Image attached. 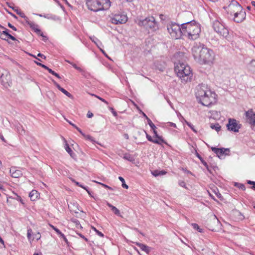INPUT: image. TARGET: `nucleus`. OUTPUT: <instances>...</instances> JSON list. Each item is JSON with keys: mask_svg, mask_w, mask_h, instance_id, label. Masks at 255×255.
Segmentation results:
<instances>
[{"mask_svg": "<svg viewBox=\"0 0 255 255\" xmlns=\"http://www.w3.org/2000/svg\"><path fill=\"white\" fill-rule=\"evenodd\" d=\"M0 38L1 39L4 40H6L8 38V36H7L5 35H3L2 34H1V33H0Z\"/></svg>", "mask_w": 255, "mask_h": 255, "instance_id": "nucleus-54", "label": "nucleus"}, {"mask_svg": "<svg viewBox=\"0 0 255 255\" xmlns=\"http://www.w3.org/2000/svg\"><path fill=\"white\" fill-rule=\"evenodd\" d=\"M60 91L61 92H62L64 94H65V95H66L69 98H72L73 96L70 93H69L68 91H67L66 90H65L64 88H61L60 89Z\"/></svg>", "mask_w": 255, "mask_h": 255, "instance_id": "nucleus-39", "label": "nucleus"}, {"mask_svg": "<svg viewBox=\"0 0 255 255\" xmlns=\"http://www.w3.org/2000/svg\"><path fill=\"white\" fill-rule=\"evenodd\" d=\"M185 123H186V125L188 127H189L194 132H195V133L197 132V131L195 129L194 126L191 123H190L186 121H185Z\"/></svg>", "mask_w": 255, "mask_h": 255, "instance_id": "nucleus-42", "label": "nucleus"}, {"mask_svg": "<svg viewBox=\"0 0 255 255\" xmlns=\"http://www.w3.org/2000/svg\"><path fill=\"white\" fill-rule=\"evenodd\" d=\"M90 38L93 42H94L97 46H98L96 41L99 40L96 37H93V38L91 37Z\"/></svg>", "mask_w": 255, "mask_h": 255, "instance_id": "nucleus-58", "label": "nucleus"}, {"mask_svg": "<svg viewBox=\"0 0 255 255\" xmlns=\"http://www.w3.org/2000/svg\"><path fill=\"white\" fill-rule=\"evenodd\" d=\"M32 233V231L31 229H29L27 230V236L28 240L30 239V237L31 236V234Z\"/></svg>", "mask_w": 255, "mask_h": 255, "instance_id": "nucleus-49", "label": "nucleus"}, {"mask_svg": "<svg viewBox=\"0 0 255 255\" xmlns=\"http://www.w3.org/2000/svg\"><path fill=\"white\" fill-rule=\"evenodd\" d=\"M192 54L195 59L203 64L212 62L214 58V53L212 49L205 47L200 42H195L192 48Z\"/></svg>", "mask_w": 255, "mask_h": 255, "instance_id": "nucleus-1", "label": "nucleus"}, {"mask_svg": "<svg viewBox=\"0 0 255 255\" xmlns=\"http://www.w3.org/2000/svg\"><path fill=\"white\" fill-rule=\"evenodd\" d=\"M40 238H41V235L39 233H37V234L34 235V238L36 239V240H39L40 239Z\"/></svg>", "mask_w": 255, "mask_h": 255, "instance_id": "nucleus-57", "label": "nucleus"}, {"mask_svg": "<svg viewBox=\"0 0 255 255\" xmlns=\"http://www.w3.org/2000/svg\"><path fill=\"white\" fill-rule=\"evenodd\" d=\"M119 179L122 182V187L124 188H126V189H128V185H127L126 183H125V179H124V178H123L121 176H119Z\"/></svg>", "mask_w": 255, "mask_h": 255, "instance_id": "nucleus-36", "label": "nucleus"}, {"mask_svg": "<svg viewBox=\"0 0 255 255\" xmlns=\"http://www.w3.org/2000/svg\"><path fill=\"white\" fill-rule=\"evenodd\" d=\"M83 136L87 139H88L89 140H90L91 141H92L93 143L95 142V141L94 140V138L93 137H92L91 136H90V135H87V134H83Z\"/></svg>", "mask_w": 255, "mask_h": 255, "instance_id": "nucleus-41", "label": "nucleus"}, {"mask_svg": "<svg viewBox=\"0 0 255 255\" xmlns=\"http://www.w3.org/2000/svg\"><path fill=\"white\" fill-rule=\"evenodd\" d=\"M0 27L3 29V30L2 31V32L0 33L1 34H2L3 35H5L8 36V38L11 39L12 40L15 41L16 40V38L13 36H12V35L8 33V31H9L8 29L4 27L0 24Z\"/></svg>", "mask_w": 255, "mask_h": 255, "instance_id": "nucleus-19", "label": "nucleus"}, {"mask_svg": "<svg viewBox=\"0 0 255 255\" xmlns=\"http://www.w3.org/2000/svg\"><path fill=\"white\" fill-rule=\"evenodd\" d=\"M179 185L181 186V187H184V188H186V183L184 181H180L179 182Z\"/></svg>", "mask_w": 255, "mask_h": 255, "instance_id": "nucleus-55", "label": "nucleus"}, {"mask_svg": "<svg viewBox=\"0 0 255 255\" xmlns=\"http://www.w3.org/2000/svg\"><path fill=\"white\" fill-rule=\"evenodd\" d=\"M87 116L88 118H91L93 116V114L92 113L89 112L87 114Z\"/></svg>", "mask_w": 255, "mask_h": 255, "instance_id": "nucleus-63", "label": "nucleus"}, {"mask_svg": "<svg viewBox=\"0 0 255 255\" xmlns=\"http://www.w3.org/2000/svg\"><path fill=\"white\" fill-rule=\"evenodd\" d=\"M166 126L173 127L174 128H176V125L175 124L172 122H168L166 123Z\"/></svg>", "mask_w": 255, "mask_h": 255, "instance_id": "nucleus-48", "label": "nucleus"}, {"mask_svg": "<svg viewBox=\"0 0 255 255\" xmlns=\"http://www.w3.org/2000/svg\"><path fill=\"white\" fill-rule=\"evenodd\" d=\"M92 96H95L96 97H97V98H98L99 100H100L101 101H102L103 102L106 103V104H108V103L107 101H106L105 99H104L103 98H102L98 96H96V95H95L94 94H92Z\"/></svg>", "mask_w": 255, "mask_h": 255, "instance_id": "nucleus-52", "label": "nucleus"}, {"mask_svg": "<svg viewBox=\"0 0 255 255\" xmlns=\"http://www.w3.org/2000/svg\"><path fill=\"white\" fill-rule=\"evenodd\" d=\"M175 66H178V69H181V70H184V69H186V66H189L188 65L185 64L184 63H180V62L176 63Z\"/></svg>", "mask_w": 255, "mask_h": 255, "instance_id": "nucleus-33", "label": "nucleus"}, {"mask_svg": "<svg viewBox=\"0 0 255 255\" xmlns=\"http://www.w3.org/2000/svg\"><path fill=\"white\" fill-rule=\"evenodd\" d=\"M196 155L200 160L201 163L205 166V167H207V163L197 151L196 152Z\"/></svg>", "mask_w": 255, "mask_h": 255, "instance_id": "nucleus-32", "label": "nucleus"}, {"mask_svg": "<svg viewBox=\"0 0 255 255\" xmlns=\"http://www.w3.org/2000/svg\"><path fill=\"white\" fill-rule=\"evenodd\" d=\"M92 229L97 233V235H98L101 237H104V234L98 231L95 227H92Z\"/></svg>", "mask_w": 255, "mask_h": 255, "instance_id": "nucleus-43", "label": "nucleus"}, {"mask_svg": "<svg viewBox=\"0 0 255 255\" xmlns=\"http://www.w3.org/2000/svg\"><path fill=\"white\" fill-rule=\"evenodd\" d=\"M247 183L249 184L253 185V186L252 187V189L255 190V181L248 180L247 181Z\"/></svg>", "mask_w": 255, "mask_h": 255, "instance_id": "nucleus-46", "label": "nucleus"}, {"mask_svg": "<svg viewBox=\"0 0 255 255\" xmlns=\"http://www.w3.org/2000/svg\"><path fill=\"white\" fill-rule=\"evenodd\" d=\"M183 36L188 39H197L201 33L200 25L195 20H191L182 24Z\"/></svg>", "mask_w": 255, "mask_h": 255, "instance_id": "nucleus-2", "label": "nucleus"}, {"mask_svg": "<svg viewBox=\"0 0 255 255\" xmlns=\"http://www.w3.org/2000/svg\"><path fill=\"white\" fill-rule=\"evenodd\" d=\"M166 172L163 170L158 171V170H154L153 171H152V175L155 177L159 176V175H164L166 174Z\"/></svg>", "mask_w": 255, "mask_h": 255, "instance_id": "nucleus-26", "label": "nucleus"}, {"mask_svg": "<svg viewBox=\"0 0 255 255\" xmlns=\"http://www.w3.org/2000/svg\"><path fill=\"white\" fill-rule=\"evenodd\" d=\"M38 15L40 17H43L45 18H47L49 19H53V20H56L57 19V16L54 15H52L51 14H47L45 15H42L41 14H39Z\"/></svg>", "mask_w": 255, "mask_h": 255, "instance_id": "nucleus-24", "label": "nucleus"}, {"mask_svg": "<svg viewBox=\"0 0 255 255\" xmlns=\"http://www.w3.org/2000/svg\"><path fill=\"white\" fill-rule=\"evenodd\" d=\"M52 82L54 84V85L56 86V87L60 91V89L61 88H62V87H61V86L59 85V84H58L54 80H52Z\"/></svg>", "mask_w": 255, "mask_h": 255, "instance_id": "nucleus-51", "label": "nucleus"}, {"mask_svg": "<svg viewBox=\"0 0 255 255\" xmlns=\"http://www.w3.org/2000/svg\"><path fill=\"white\" fill-rule=\"evenodd\" d=\"M207 90H211L209 89L207 86L204 84L199 85L197 88V91L196 92V96L197 99H199V101L201 100V98H203L206 93H207Z\"/></svg>", "mask_w": 255, "mask_h": 255, "instance_id": "nucleus-12", "label": "nucleus"}, {"mask_svg": "<svg viewBox=\"0 0 255 255\" xmlns=\"http://www.w3.org/2000/svg\"><path fill=\"white\" fill-rule=\"evenodd\" d=\"M143 132L145 133L146 137L148 141L152 142L154 143L160 144V141H159V140L153 139V138L150 135L148 134L145 130H143Z\"/></svg>", "mask_w": 255, "mask_h": 255, "instance_id": "nucleus-23", "label": "nucleus"}, {"mask_svg": "<svg viewBox=\"0 0 255 255\" xmlns=\"http://www.w3.org/2000/svg\"><path fill=\"white\" fill-rule=\"evenodd\" d=\"M35 62V63L37 65L41 66V67L44 68L45 69L47 70L48 69V68L47 66H46V65H45L44 64H42L39 63V62H36V61Z\"/></svg>", "mask_w": 255, "mask_h": 255, "instance_id": "nucleus-50", "label": "nucleus"}, {"mask_svg": "<svg viewBox=\"0 0 255 255\" xmlns=\"http://www.w3.org/2000/svg\"><path fill=\"white\" fill-rule=\"evenodd\" d=\"M245 115L246 122L251 125L252 129L255 130V112L250 109L245 112Z\"/></svg>", "mask_w": 255, "mask_h": 255, "instance_id": "nucleus-10", "label": "nucleus"}, {"mask_svg": "<svg viewBox=\"0 0 255 255\" xmlns=\"http://www.w3.org/2000/svg\"><path fill=\"white\" fill-rule=\"evenodd\" d=\"M191 226L193 227V228L197 230L200 233H203V229L200 228V227L198 226L197 224L196 223H192Z\"/></svg>", "mask_w": 255, "mask_h": 255, "instance_id": "nucleus-29", "label": "nucleus"}, {"mask_svg": "<svg viewBox=\"0 0 255 255\" xmlns=\"http://www.w3.org/2000/svg\"><path fill=\"white\" fill-rule=\"evenodd\" d=\"M72 66L75 69L79 71L81 70V69L79 67H78L75 64H73Z\"/></svg>", "mask_w": 255, "mask_h": 255, "instance_id": "nucleus-62", "label": "nucleus"}, {"mask_svg": "<svg viewBox=\"0 0 255 255\" xmlns=\"http://www.w3.org/2000/svg\"><path fill=\"white\" fill-rule=\"evenodd\" d=\"M1 84L5 87L9 85V81L10 79V75L7 71H5L4 73L1 74L0 76Z\"/></svg>", "mask_w": 255, "mask_h": 255, "instance_id": "nucleus-16", "label": "nucleus"}, {"mask_svg": "<svg viewBox=\"0 0 255 255\" xmlns=\"http://www.w3.org/2000/svg\"><path fill=\"white\" fill-rule=\"evenodd\" d=\"M135 244L139 247L142 251L145 252L147 254H149L151 250V248L146 246V245L138 242H135Z\"/></svg>", "mask_w": 255, "mask_h": 255, "instance_id": "nucleus-18", "label": "nucleus"}, {"mask_svg": "<svg viewBox=\"0 0 255 255\" xmlns=\"http://www.w3.org/2000/svg\"><path fill=\"white\" fill-rule=\"evenodd\" d=\"M212 150L215 153L218 157L221 158L222 156L224 155H229L230 152L229 148H217L215 147H211Z\"/></svg>", "mask_w": 255, "mask_h": 255, "instance_id": "nucleus-14", "label": "nucleus"}, {"mask_svg": "<svg viewBox=\"0 0 255 255\" xmlns=\"http://www.w3.org/2000/svg\"><path fill=\"white\" fill-rule=\"evenodd\" d=\"M146 120L147 121L148 124L149 125V126H150L152 129H154L156 128L154 124L147 117H146Z\"/></svg>", "mask_w": 255, "mask_h": 255, "instance_id": "nucleus-37", "label": "nucleus"}, {"mask_svg": "<svg viewBox=\"0 0 255 255\" xmlns=\"http://www.w3.org/2000/svg\"><path fill=\"white\" fill-rule=\"evenodd\" d=\"M153 133H154V137H155L156 138H157L156 139L159 140V141H160V145H161V144L162 143H164L165 144L167 143L163 139L162 137L161 136H160L158 135V134L157 133V131L155 130V129H153Z\"/></svg>", "mask_w": 255, "mask_h": 255, "instance_id": "nucleus-20", "label": "nucleus"}, {"mask_svg": "<svg viewBox=\"0 0 255 255\" xmlns=\"http://www.w3.org/2000/svg\"><path fill=\"white\" fill-rule=\"evenodd\" d=\"M88 9L94 12L108 9L111 6L110 0H87Z\"/></svg>", "mask_w": 255, "mask_h": 255, "instance_id": "nucleus-3", "label": "nucleus"}, {"mask_svg": "<svg viewBox=\"0 0 255 255\" xmlns=\"http://www.w3.org/2000/svg\"><path fill=\"white\" fill-rule=\"evenodd\" d=\"M34 31L40 36H43V33L38 28H36L35 30H34Z\"/></svg>", "mask_w": 255, "mask_h": 255, "instance_id": "nucleus-53", "label": "nucleus"}, {"mask_svg": "<svg viewBox=\"0 0 255 255\" xmlns=\"http://www.w3.org/2000/svg\"><path fill=\"white\" fill-rule=\"evenodd\" d=\"M72 182L75 183L76 184V185H78V186L81 187L82 188L86 190L89 194H90L89 191L88 190V188L87 187L84 186L81 184H80L79 182H77L76 181H75L74 179L72 180Z\"/></svg>", "mask_w": 255, "mask_h": 255, "instance_id": "nucleus-34", "label": "nucleus"}, {"mask_svg": "<svg viewBox=\"0 0 255 255\" xmlns=\"http://www.w3.org/2000/svg\"><path fill=\"white\" fill-rule=\"evenodd\" d=\"M107 205L109 207L111 208L115 214L117 216H120V211L118 209L108 202H107Z\"/></svg>", "mask_w": 255, "mask_h": 255, "instance_id": "nucleus-22", "label": "nucleus"}, {"mask_svg": "<svg viewBox=\"0 0 255 255\" xmlns=\"http://www.w3.org/2000/svg\"><path fill=\"white\" fill-rule=\"evenodd\" d=\"M7 25L9 28H11L13 30H14V31L17 30L15 26H14L13 25H12L10 23L8 22Z\"/></svg>", "mask_w": 255, "mask_h": 255, "instance_id": "nucleus-56", "label": "nucleus"}, {"mask_svg": "<svg viewBox=\"0 0 255 255\" xmlns=\"http://www.w3.org/2000/svg\"><path fill=\"white\" fill-rule=\"evenodd\" d=\"M72 222L75 224L77 228H82V226L80 224V222L76 219H72Z\"/></svg>", "mask_w": 255, "mask_h": 255, "instance_id": "nucleus-40", "label": "nucleus"}, {"mask_svg": "<svg viewBox=\"0 0 255 255\" xmlns=\"http://www.w3.org/2000/svg\"><path fill=\"white\" fill-rule=\"evenodd\" d=\"M50 226L52 229H53L58 235H59L61 234V232L57 228H56L55 226H54L52 225H50Z\"/></svg>", "mask_w": 255, "mask_h": 255, "instance_id": "nucleus-45", "label": "nucleus"}, {"mask_svg": "<svg viewBox=\"0 0 255 255\" xmlns=\"http://www.w3.org/2000/svg\"><path fill=\"white\" fill-rule=\"evenodd\" d=\"M251 64L253 66L255 67V60H252L251 62Z\"/></svg>", "mask_w": 255, "mask_h": 255, "instance_id": "nucleus-64", "label": "nucleus"}, {"mask_svg": "<svg viewBox=\"0 0 255 255\" xmlns=\"http://www.w3.org/2000/svg\"><path fill=\"white\" fill-rule=\"evenodd\" d=\"M78 235L82 239H84L86 241H88V239L82 234L79 233L78 234Z\"/></svg>", "mask_w": 255, "mask_h": 255, "instance_id": "nucleus-60", "label": "nucleus"}, {"mask_svg": "<svg viewBox=\"0 0 255 255\" xmlns=\"http://www.w3.org/2000/svg\"><path fill=\"white\" fill-rule=\"evenodd\" d=\"M97 183L100 184H101L102 186H103L105 188L108 189H109L110 190H113V188H112L111 187L107 185L104 184L100 183V182H97Z\"/></svg>", "mask_w": 255, "mask_h": 255, "instance_id": "nucleus-47", "label": "nucleus"}, {"mask_svg": "<svg viewBox=\"0 0 255 255\" xmlns=\"http://www.w3.org/2000/svg\"><path fill=\"white\" fill-rule=\"evenodd\" d=\"M128 20L127 15L123 14H115L111 18V22L115 24H123L126 23Z\"/></svg>", "mask_w": 255, "mask_h": 255, "instance_id": "nucleus-13", "label": "nucleus"}, {"mask_svg": "<svg viewBox=\"0 0 255 255\" xmlns=\"http://www.w3.org/2000/svg\"><path fill=\"white\" fill-rule=\"evenodd\" d=\"M241 125L238 123L237 121L234 119H229L227 127L229 131L235 132H239V129L241 128Z\"/></svg>", "mask_w": 255, "mask_h": 255, "instance_id": "nucleus-11", "label": "nucleus"}, {"mask_svg": "<svg viewBox=\"0 0 255 255\" xmlns=\"http://www.w3.org/2000/svg\"><path fill=\"white\" fill-rule=\"evenodd\" d=\"M246 17V11L243 10L242 7L241 10H240L239 12H238L234 15V20L237 23H241L245 19Z\"/></svg>", "mask_w": 255, "mask_h": 255, "instance_id": "nucleus-15", "label": "nucleus"}, {"mask_svg": "<svg viewBox=\"0 0 255 255\" xmlns=\"http://www.w3.org/2000/svg\"><path fill=\"white\" fill-rule=\"evenodd\" d=\"M213 28L214 30L223 37L228 39L229 35L228 29L218 20L213 22Z\"/></svg>", "mask_w": 255, "mask_h": 255, "instance_id": "nucleus-8", "label": "nucleus"}, {"mask_svg": "<svg viewBox=\"0 0 255 255\" xmlns=\"http://www.w3.org/2000/svg\"><path fill=\"white\" fill-rule=\"evenodd\" d=\"M123 158L130 162H133L134 160L133 157L129 153L125 154Z\"/></svg>", "mask_w": 255, "mask_h": 255, "instance_id": "nucleus-27", "label": "nucleus"}, {"mask_svg": "<svg viewBox=\"0 0 255 255\" xmlns=\"http://www.w3.org/2000/svg\"><path fill=\"white\" fill-rule=\"evenodd\" d=\"M111 110L113 114V115L115 116V117H117V113L116 112H115L114 110V109L113 108H111Z\"/></svg>", "mask_w": 255, "mask_h": 255, "instance_id": "nucleus-59", "label": "nucleus"}, {"mask_svg": "<svg viewBox=\"0 0 255 255\" xmlns=\"http://www.w3.org/2000/svg\"><path fill=\"white\" fill-rule=\"evenodd\" d=\"M29 196L31 200L35 201L38 196V193L36 190H33L30 192Z\"/></svg>", "mask_w": 255, "mask_h": 255, "instance_id": "nucleus-21", "label": "nucleus"}, {"mask_svg": "<svg viewBox=\"0 0 255 255\" xmlns=\"http://www.w3.org/2000/svg\"><path fill=\"white\" fill-rule=\"evenodd\" d=\"M234 185L239 188L240 189H241L243 191L246 190V187L244 184L242 183H239L237 182H235Z\"/></svg>", "mask_w": 255, "mask_h": 255, "instance_id": "nucleus-35", "label": "nucleus"}, {"mask_svg": "<svg viewBox=\"0 0 255 255\" xmlns=\"http://www.w3.org/2000/svg\"><path fill=\"white\" fill-rule=\"evenodd\" d=\"M138 24L139 26H143L146 29H150L152 30H155L157 27V23L153 16H148L144 19L140 20Z\"/></svg>", "mask_w": 255, "mask_h": 255, "instance_id": "nucleus-7", "label": "nucleus"}, {"mask_svg": "<svg viewBox=\"0 0 255 255\" xmlns=\"http://www.w3.org/2000/svg\"><path fill=\"white\" fill-rule=\"evenodd\" d=\"M211 128L215 129L217 131H219L221 130V127L220 126L219 123H216L215 124H211L210 126Z\"/></svg>", "mask_w": 255, "mask_h": 255, "instance_id": "nucleus-28", "label": "nucleus"}, {"mask_svg": "<svg viewBox=\"0 0 255 255\" xmlns=\"http://www.w3.org/2000/svg\"><path fill=\"white\" fill-rule=\"evenodd\" d=\"M15 11L16 13L19 15L20 17L24 18L25 22L27 23V21H29L28 18L25 15V14L18 9L15 10Z\"/></svg>", "mask_w": 255, "mask_h": 255, "instance_id": "nucleus-25", "label": "nucleus"}, {"mask_svg": "<svg viewBox=\"0 0 255 255\" xmlns=\"http://www.w3.org/2000/svg\"><path fill=\"white\" fill-rule=\"evenodd\" d=\"M11 176L13 178H19L22 176L21 170L17 169L15 167H12L9 170Z\"/></svg>", "mask_w": 255, "mask_h": 255, "instance_id": "nucleus-17", "label": "nucleus"}, {"mask_svg": "<svg viewBox=\"0 0 255 255\" xmlns=\"http://www.w3.org/2000/svg\"><path fill=\"white\" fill-rule=\"evenodd\" d=\"M217 96L214 92H212L211 90H207V93L206 94L205 96L201 98L199 102L205 106L209 107L216 102Z\"/></svg>", "mask_w": 255, "mask_h": 255, "instance_id": "nucleus-6", "label": "nucleus"}, {"mask_svg": "<svg viewBox=\"0 0 255 255\" xmlns=\"http://www.w3.org/2000/svg\"><path fill=\"white\" fill-rule=\"evenodd\" d=\"M28 25H29V26L32 29H33L34 30H35L36 28H38V25L35 24L32 21H27V23H26Z\"/></svg>", "mask_w": 255, "mask_h": 255, "instance_id": "nucleus-30", "label": "nucleus"}, {"mask_svg": "<svg viewBox=\"0 0 255 255\" xmlns=\"http://www.w3.org/2000/svg\"><path fill=\"white\" fill-rule=\"evenodd\" d=\"M167 30L171 36L175 39H180L183 36L182 24L180 26L176 23H172L167 25Z\"/></svg>", "mask_w": 255, "mask_h": 255, "instance_id": "nucleus-4", "label": "nucleus"}, {"mask_svg": "<svg viewBox=\"0 0 255 255\" xmlns=\"http://www.w3.org/2000/svg\"><path fill=\"white\" fill-rule=\"evenodd\" d=\"M65 150L70 155L71 157H73V154H74V153L67 143L65 144Z\"/></svg>", "mask_w": 255, "mask_h": 255, "instance_id": "nucleus-31", "label": "nucleus"}, {"mask_svg": "<svg viewBox=\"0 0 255 255\" xmlns=\"http://www.w3.org/2000/svg\"><path fill=\"white\" fill-rule=\"evenodd\" d=\"M242 6L235 0H232L228 6L224 7L227 13L231 15H234L236 13L239 12L242 10Z\"/></svg>", "mask_w": 255, "mask_h": 255, "instance_id": "nucleus-9", "label": "nucleus"}, {"mask_svg": "<svg viewBox=\"0 0 255 255\" xmlns=\"http://www.w3.org/2000/svg\"><path fill=\"white\" fill-rule=\"evenodd\" d=\"M60 236V237L62 238L64 240V241L65 242V243L67 245H68V241L67 238H66L65 236L61 232L60 234L59 235Z\"/></svg>", "mask_w": 255, "mask_h": 255, "instance_id": "nucleus-44", "label": "nucleus"}, {"mask_svg": "<svg viewBox=\"0 0 255 255\" xmlns=\"http://www.w3.org/2000/svg\"><path fill=\"white\" fill-rule=\"evenodd\" d=\"M47 70L50 73H51V74H52L53 75L56 76V77H57L59 79H61V77L59 76V75L58 74H57V73L55 72L54 71H53L51 69L49 68H48V69H47Z\"/></svg>", "mask_w": 255, "mask_h": 255, "instance_id": "nucleus-38", "label": "nucleus"}, {"mask_svg": "<svg viewBox=\"0 0 255 255\" xmlns=\"http://www.w3.org/2000/svg\"><path fill=\"white\" fill-rule=\"evenodd\" d=\"M174 70L182 82H187L190 80L192 77V73L190 66H186V69L181 70V69H178V66H175Z\"/></svg>", "mask_w": 255, "mask_h": 255, "instance_id": "nucleus-5", "label": "nucleus"}, {"mask_svg": "<svg viewBox=\"0 0 255 255\" xmlns=\"http://www.w3.org/2000/svg\"><path fill=\"white\" fill-rule=\"evenodd\" d=\"M37 56L38 57H40L41 58H43L44 59H46V56L44 55H43L42 54H41L40 53L38 54Z\"/></svg>", "mask_w": 255, "mask_h": 255, "instance_id": "nucleus-61", "label": "nucleus"}]
</instances>
